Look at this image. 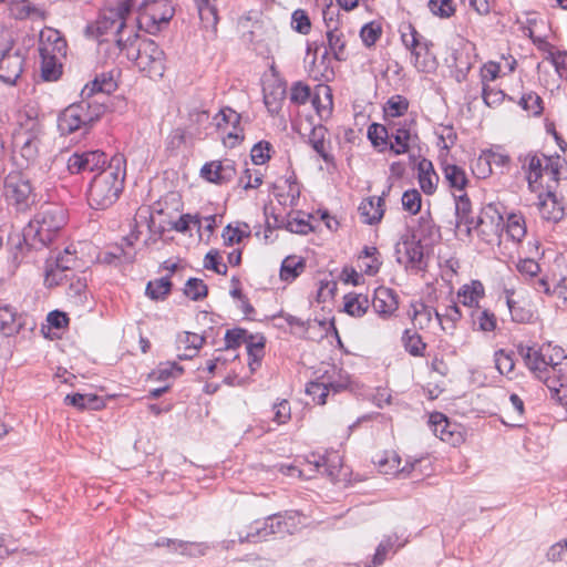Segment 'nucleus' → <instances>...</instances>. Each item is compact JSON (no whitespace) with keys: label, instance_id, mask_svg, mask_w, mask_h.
<instances>
[{"label":"nucleus","instance_id":"1","mask_svg":"<svg viewBox=\"0 0 567 567\" xmlns=\"http://www.w3.org/2000/svg\"><path fill=\"white\" fill-rule=\"evenodd\" d=\"M518 352L529 371L550 390L553 398L567 404V355L559 347L519 346Z\"/></svg>","mask_w":567,"mask_h":567},{"label":"nucleus","instance_id":"2","mask_svg":"<svg viewBox=\"0 0 567 567\" xmlns=\"http://www.w3.org/2000/svg\"><path fill=\"white\" fill-rule=\"evenodd\" d=\"M140 0H115L109 2L100 12L94 25L87 27V32L100 39L107 33L115 35V41L121 51L135 50L138 42V33L135 23H130L131 14Z\"/></svg>","mask_w":567,"mask_h":567},{"label":"nucleus","instance_id":"3","mask_svg":"<svg viewBox=\"0 0 567 567\" xmlns=\"http://www.w3.org/2000/svg\"><path fill=\"white\" fill-rule=\"evenodd\" d=\"M125 178V159L115 155L106 167L96 173L90 184L87 199L91 207L105 209L118 198Z\"/></svg>","mask_w":567,"mask_h":567},{"label":"nucleus","instance_id":"4","mask_svg":"<svg viewBox=\"0 0 567 567\" xmlns=\"http://www.w3.org/2000/svg\"><path fill=\"white\" fill-rule=\"evenodd\" d=\"M18 127L13 133V147L18 165L28 167L39 157V148L43 127L38 112L33 107H25L18 114Z\"/></svg>","mask_w":567,"mask_h":567},{"label":"nucleus","instance_id":"5","mask_svg":"<svg viewBox=\"0 0 567 567\" xmlns=\"http://www.w3.org/2000/svg\"><path fill=\"white\" fill-rule=\"evenodd\" d=\"M64 224V209L55 204H44L25 227L24 239L35 248L45 247Z\"/></svg>","mask_w":567,"mask_h":567},{"label":"nucleus","instance_id":"6","mask_svg":"<svg viewBox=\"0 0 567 567\" xmlns=\"http://www.w3.org/2000/svg\"><path fill=\"white\" fill-rule=\"evenodd\" d=\"M419 230L422 233L419 239L414 235L405 236L395 246L396 260L406 268L422 269L424 266V252L421 240L425 239L426 235L430 238L439 236V229L430 218L421 217Z\"/></svg>","mask_w":567,"mask_h":567},{"label":"nucleus","instance_id":"7","mask_svg":"<svg viewBox=\"0 0 567 567\" xmlns=\"http://www.w3.org/2000/svg\"><path fill=\"white\" fill-rule=\"evenodd\" d=\"M135 10L138 11L135 19L138 28L150 34H155L165 28L175 12L168 0H140V6L135 7Z\"/></svg>","mask_w":567,"mask_h":567},{"label":"nucleus","instance_id":"8","mask_svg":"<svg viewBox=\"0 0 567 567\" xmlns=\"http://www.w3.org/2000/svg\"><path fill=\"white\" fill-rule=\"evenodd\" d=\"M128 59L134 60L135 65L151 79H158L164 73V52L150 39L141 40L135 50H128Z\"/></svg>","mask_w":567,"mask_h":567},{"label":"nucleus","instance_id":"9","mask_svg":"<svg viewBox=\"0 0 567 567\" xmlns=\"http://www.w3.org/2000/svg\"><path fill=\"white\" fill-rule=\"evenodd\" d=\"M101 106L82 101L68 106L59 116L58 126L62 134H72L87 127L101 116Z\"/></svg>","mask_w":567,"mask_h":567},{"label":"nucleus","instance_id":"10","mask_svg":"<svg viewBox=\"0 0 567 567\" xmlns=\"http://www.w3.org/2000/svg\"><path fill=\"white\" fill-rule=\"evenodd\" d=\"M565 163L559 156L548 157L536 153H528L522 158V166L526 172V178L529 187L534 190L535 184L543 177L548 175L553 181L559 179V169Z\"/></svg>","mask_w":567,"mask_h":567},{"label":"nucleus","instance_id":"11","mask_svg":"<svg viewBox=\"0 0 567 567\" xmlns=\"http://www.w3.org/2000/svg\"><path fill=\"white\" fill-rule=\"evenodd\" d=\"M503 229V217L493 206L482 209L477 218H474L472 231L475 230L477 236L485 243L496 240Z\"/></svg>","mask_w":567,"mask_h":567},{"label":"nucleus","instance_id":"12","mask_svg":"<svg viewBox=\"0 0 567 567\" xmlns=\"http://www.w3.org/2000/svg\"><path fill=\"white\" fill-rule=\"evenodd\" d=\"M4 194L9 204L17 210L24 212L33 203L32 189L29 181L19 176H10L4 185Z\"/></svg>","mask_w":567,"mask_h":567},{"label":"nucleus","instance_id":"13","mask_svg":"<svg viewBox=\"0 0 567 567\" xmlns=\"http://www.w3.org/2000/svg\"><path fill=\"white\" fill-rule=\"evenodd\" d=\"M109 162L106 155L100 151H90L84 153H74L68 159V169L72 174H79L82 172H95L97 173L106 167Z\"/></svg>","mask_w":567,"mask_h":567},{"label":"nucleus","instance_id":"14","mask_svg":"<svg viewBox=\"0 0 567 567\" xmlns=\"http://www.w3.org/2000/svg\"><path fill=\"white\" fill-rule=\"evenodd\" d=\"M308 463L312 464L317 471L323 473L332 482L340 478L342 466V457L337 451L328 452L324 455L311 454Z\"/></svg>","mask_w":567,"mask_h":567},{"label":"nucleus","instance_id":"15","mask_svg":"<svg viewBox=\"0 0 567 567\" xmlns=\"http://www.w3.org/2000/svg\"><path fill=\"white\" fill-rule=\"evenodd\" d=\"M429 425L435 436L443 442L456 445L463 440L462 433L457 430L456 424H452L447 417L440 412L430 415Z\"/></svg>","mask_w":567,"mask_h":567},{"label":"nucleus","instance_id":"16","mask_svg":"<svg viewBox=\"0 0 567 567\" xmlns=\"http://www.w3.org/2000/svg\"><path fill=\"white\" fill-rule=\"evenodd\" d=\"M506 303L509 309L512 319L519 323H528L534 319V311L524 307L522 303L525 300L524 290H505Z\"/></svg>","mask_w":567,"mask_h":567},{"label":"nucleus","instance_id":"17","mask_svg":"<svg viewBox=\"0 0 567 567\" xmlns=\"http://www.w3.org/2000/svg\"><path fill=\"white\" fill-rule=\"evenodd\" d=\"M202 176L208 182L223 184L235 176L234 163L229 159L214 161L202 167Z\"/></svg>","mask_w":567,"mask_h":567},{"label":"nucleus","instance_id":"18","mask_svg":"<svg viewBox=\"0 0 567 567\" xmlns=\"http://www.w3.org/2000/svg\"><path fill=\"white\" fill-rule=\"evenodd\" d=\"M39 52L40 55L62 58L66 53V42L59 31L47 29L40 34Z\"/></svg>","mask_w":567,"mask_h":567},{"label":"nucleus","instance_id":"19","mask_svg":"<svg viewBox=\"0 0 567 567\" xmlns=\"http://www.w3.org/2000/svg\"><path fill=\"white\" fill-rule=\"evenodd\" d=\"M23 70V58L20 53L10 51L0 59V80L14 84Z\"/></svg>","mask_w":567,"mask_h":567},{"label":"nucleus","instance_id":"20","mask_svg":"<svg viewBox=\"0 0 567 567\" xmlns=\"http://www.w3.org/2000/svg\"><path fill=\"white\" fill-rule=\"evenodd\" d=\"M372 306L375 312L380 316L390 317L398 310V296L390 288L379 287L374 291Z\"/></svg>","mask_w":567,"mask_h":567},{"label":"nucleus","instance_id":"21","mask_svg":"<svg viewBox=\"0 0 567 567\" xmlns=\"http://www.w3.org/2000/svg\"><path fill=\"white\" fill-rule=\"evenodd\" d=\"M384 196L369 197L363 199L359 206V212L363 223L372 225L379 223L384 214Z\"/></svg>","mask_w":567,"mask_h":567},{"label":"nucleus","instance_id":"22","mask_svg":"<svg viewBox=\"0 0 567 567\" xmlns=\"http://www.w3.org/2000/svg\"><path fill=\"white\" fill-rule=\"evenodd\" d=\"M538 210L545 220L554 223L559 221L565 215L563 204L551 192H548L545 196H539Z\"/></svg>","mask_w":567,"mask_h":567},{"label":"nucleus","instance_id":"23","mask_svg":"<svg viewBox=\"0 0 567 567\" xmlns=\"http://www.w3.org/2000/svg\"><path fill=\"white\" fill-rule=\"evenodd\" d=\"M319 379L324 388L333 393L340 392L348 388L350 379L349 374L336 365H330Z\"/></svg>","mask_w":567,"mask_h":567},{"label":"nucleus","instance_id":"24","mask_svg":"<svg viewBox=\"0 0 567 567\" xmlns=\"http://www.w3.org/2000/svg\"><path fill=\"white\" fill-rule=\"evenodd\" d=\"M455 197V210L457 218V228L462 230L465 227L466 235L472 234V224H474V217L471 216L472 205L471 200L465 193L460 195L454 194Z\"/></svg>","mask_w":567,"mask_h":567},{"label":"nucleus","instance_id":"25","mask_svg":"<svg viewBox=\"0 0 567 567\" xmlns=\"http://www.w3.org/2000/svg\"><path fill=\"white\" fill-rule=\"evenodd\" d=\"M375 464L379 467V471L385 475H396V474H405L409 475L414 467L420 464V460H415L410 464L409 467H401V458L395 453H391L385 457L379 458Z\"/></svg>","mask_w":567,"mask_h":567},{"label":"nucleus","instance_id":"26","mask_svg":"<svg viewBox=\"0 0 567 567\" xmlns=\"http://www.w3.org/2000/svg\"><path fill=\"white\" fill-rule=\"evenodd\" d=\"M417 176L421 189L425 194H433L437 187L439 176L435 173L431 161L423 158L419 162Z\"/></svg>","mask_w":567,"mask_h":567},{"label":"nucleus","instance_id":"27","mask_svg":"<svg viewBox=\"0 0 567 567\" xmlns=\"http://www.w3.org/2000/svg\"><path fill=\"white\" fill-rule=\"evenodd\" d=\"M484 286L478 280H472L463 285L457 291V298L465 307H477L480 300L484 297Z\"/></svg>","mask_w":567,"mask_h":567},{"label":"nucleus","instance_id":"28","mask_svg":"<svg viewBox=\"0 0 567 567\" xmlns=\"http://www.w3.org/2000/svg\"><path fill=\"white\" fill-rule=\"evenodd\" d=\"M66 285V295L69 299L76 306L83 305L87 299V285L84 274L82 272L81 275H76L74 272V276L70 278Z\"/></svg>","mask_w":567,"mask_h":567},{"label":"nucleus","instance_id":"29","mask_svg":"<svg viewBox=\"0 0 567 567\" xmlns=\"http://www.w3.org/2000/svg\"><path fill=\"white\" fill-rule=\"evenodd\" d=\"M216 126L218 128L227 127L231 125L233 130L227 133L228 138L239 140L243 136L240 135L241 131L238 128V124L240 122V115L229 109H223L215 117Z\"/></svg>","mask_w":567,"mask_h":567},{"label":"nucleus","instance_id":"30","mask_svg":"<svg viewBox=\"0 0 567 567\" xmlns=\"http://www.w3.org/2000/svg\"><path fill=\"white\" fill-rule=\"evenodd\" d=\"M443 174L449 186L457 192H463L468 183L465 171L455 164H443Z\"/></svg>","mask_w":567,"mask_h":567},{"label":"nucleus","instance_id":"31","mask_svg":"<svg viewBox=\"0 0 567 567\" xmlns=\"http://www.w3.org/2000/svg\"><path fill=\"white\" fill-rule=\"evenodd\" d=\"M167 545H173V549L178 551L179 554L188 557H202L205 556L209 546L206 543H190L175 539H167Z\"/></svg>","mask_w":567,"mask_h":567},{"label":"nucleus","instance_id":"32","mask_svg":"<svg viewBox=\"0 0 567 567\" xmlns=\"http://www.w3.org/2000/svg\"><path fill=\"white\" fill-rule=\"evenodd\" d=\"M412 308L413 324L421 330L430 328V326L433 323V320L435 319V313H439L434 308L422 302L413 303Z\"/></svg>","mask_w":567,"mask_h":567},{"label":"nucleus","instance_id":"33","mask_svg":"<svg viewBox=\"0 0 567 567\" xmlns=\"http://www.w3.org/2000/svg\"><path fill=\"white\" fill-rule=\"evenodd\" d=\"M344 311L352 317H362L369 309V299L361 293H348L343 297Z\"/></svg>","mask_w":567,"mask_h":567},{"label":"nucleus","instance_id":"34","mask_svg":"<svg viewBox=\"0 0 567 567\" xmlns=\"http://www.w3.org/2000/svg\"><path fill=\"white\" fill-rule=\"evenodd\" d=\"M327 41L330 53L339 61L347 59L346 38L339 29H329L327 31Z\"/></svg>","mask_w":567,"mask_h":567},{"label":"nucleus","instance_id":"35","mask_svg":"<svg viewBox=\"0 0 567 567\" xmlns=\"http://www.w3.org/2000/svg\"><path fill=\"white\" fill-rule=\"evenodd\" d=\"M400 32L404 47L409 49L412 54H416L417 56L421 55V52L425 49L423 47V42L420 41V35L415 28L410 23L402 24Z\"/></svg>","mask_w":567,"mask_h":567},{"label":"nucleus","instance_id":"36","mask_svg":"<svg viewBox=\"0 0 567 567\" xmlns=\"http://www.w3.org/2000/svg\"><path fill=\"white\" fill-rule=\"evenodd\" d=\"M64 402L69 405L78 408L79 410H99L103 405V401L94 394H68L64 399Z\"/></svg>","mask_w":567,"mask_h":567},{"label":"nucleus","instance_id":"37","mask_svg":"<svg viewBox=\"0 0 567 567\" xmlns=\"http://www.w3.org/2000/svg\"><path fill=\"white\" fill-rule=\"evenodd\" d=\"M72 276H74V272L45 264L44 285L48 288L65 286Z\"/></svg>","mask_w":567,"mask_h":567},{"label":"nucleus","instance_id":"38","mask_svg":"<svg viewBox=\"0 0 567 567\" xmlns=\"http://www.w3.org/2000/svg\"><path fill=\"white\" fill-rule=\"evenodd\" d=\"M305 270V260L297 256H288L280 268V278L285 281L295 280Z\"/></svg>","mask_w":567,"mask_h":567},{"label":"nucleus","instance_id":"39","mask_svg":"<svg viewBox=\"0 0 567 567\" xmlns=\"http://www.w3.org/2000/svg\"><path fill=\"white\" fill-rule=\"evenodd\" d=\"M286 96L285 86L278 84L271 90H265L264 102L270 114L276 115L282 106Z\"/></svg>","mask_w":567,"mask_h":567},{"label":"nucleus","instance_id":"40","mask_svg":"<svg viewBox=\"0 0 567 567\" xmlns=\"http://www.w3.org/2000/svg\"><path fill=\"white\" fill-rule=\"evenodd\" d=\"M391 137L394 142L390 144V148L398 155L406 153L413 140V135L406 126L396 127Z\"/></svg>","mask_w":567,"mask_h":567},{"label":"nucleus","instance_id":"41","mask_svg":"<svg viewBox=\"0 0 567 567\" xmlns=\"http://www.w3.org/2000/svg\"><path fill=\"white\" fill-rule=\"evenodd\" d=\"M461 318L462 312L455 303L449 306L443 315L435 313V320L439 322L441 329L450 333L454 331L455 324Z\"/></svg>","mask_w":567,"mask_h":567},{"label":"nucleus","instance_id":"42","mask_svg":"<svg viewBox=\"0 0 567 567\" xmlns=\"http://www.w3.org/2000/svg\"><path fill=\"white\" fill-rule=\"evenodd\" d=\"M204 341V337L197 333L185 332L179 339V342L184 344V353L179 354V359L184 360L194 358L203 347Z\"/></svg>","mask_w":567,"mask_h":567},{"label":"nucleus","instance_id":"43","mask_svg":"<svg viewBox=\"0 0 567 567\" xmlns=\"http://www.w3.org/2000/svg\"><path fill=\"white\" fill-rule=\"evenodd\" d=\"M16 316L17 313L12 307L0 302V332L10 336L18 330L19 324Z\"/></svg>","mask_w":567,"mask_h":567},{"label":"nucleus","instance_id":"44","mask_svg":"<svg viewBox=\"0 0 567 567\" xmlns=\"http://www.w3.org/2000/svg\"><path fill=\"white\" fill-rule=\"evenodd\" d=\"M221 236L227 246L239 244L244 238L250 236V227L246 223L237 224L235 227L228 225Z\"/></svg>","mask_w":567,"mask_h":567},{"label":"nucleus","instance_id":"45","mask_svg":"<svg viewBox=\"0 0 567 567\" xmlns=\"http://www.w3.org/2000/svg\"><path fill=\"white\" fill-rule=\"evenodd\" d=\"M326 135L327 128L324 126H316L311 131V134L309 136V143L311 144L313 150L324 159V162H330L331 157L327 153L326 148Z\"/></svg>","mask_w":567,"mask_h":567},{"label":"nucleus","instance_id":"46","mask_svg":"<svg viewBox=\"0 0 567 567\" xmlns=\"http://www.w3.org/2000/svg\"><path fill=\"white\" fill-rule=\"evenodd\" d=\"M41 56V75L45 81H54L61 74V56L40 55Z\"/></svg>","mask_w":567,"mask_h":567},{"label":"nucleus","instance_id":"47","mask_svg":"<svg viewBox=\"0 0 567 567\" xmlns=\"http://www.w3.org/2000/svg\"><path fill=\"white\" fill-rule=\"evenodd\" d=\"M47 264L58 268H63L64 270H68L70 272H75L74 268L76 267L78 258L75 256V251H72L70 247H66L64 251L60 252L56 257L49 258L47 260Z\"/></svg>","mask_w":567,"mask_h":567},{"label":"nucleus","instance_id":"48","mask_svg":"<svg viewBox=\"0 0 567 567\" xmlns=\"http://www.w3.org/2000/svg\"><path fill=\"white\" fill-rule=\"evenodd\" d=\"M474 324L484 332L494 331L496 328V316L487 309H477L472 313Z\"/></svg>","mask_w":567,"mask_h":567},{"label":"nucleus","instance_id":"49","mask_svg":"<svg viewBox=\"0 0 567 567\" xmlns=\"http://www.w3.org/2000/svg\"><path fill=\"white\" fill-rule=\"evenodd\" d=\"M399 542V536L396 534L386 536L378 546L375 554L373 555L372 561L370 565L365 567H377L384 563L388 553L394 546V544Z\"/></svg>","mask_w":567,"mask_h":567},{"label":"nucleus","instance_id":"50","mask_svg":"<svg viewBox=\"0 0 567 567\" xmlns=\"http://www.w3.org/2000/svg\"><path fill=\"white\" fill-rule=\"evenodd\" d=\"M402 341L405 350L414 357L423 355V351L425 349V343L422 341L421 337L416 332H412L411 330H405L402 337Z\"/></svg>","mask_w":567,"mask_h":567},{"label":"nucleus","instance_id":"51","mask_svg":"<svg viewBox=\"0 0 567 567\" xmlns=\"http://www.w3.org/2000/svg\"><path fill=\"white\" fill-rule=\"evenodd\" d=\"M423 47L425 50L421 52V55L412 54L413 64L420 72H432L436 68V59L430 52L427 44L424 42Z\"/></svg>","mask_w":567,"mask_h":567},{"label":"nucleus","instance_id":"52","mask_svg":"<svg viewBox=\"0 0 567 567\" xmlns=\"http://www.w3.org/2000/svg\"><path fill=\"white\" fill-rule=\"evenodd\" d=\"M312 104L319 116L322 117L324 113L328 114L332 104L330 89L324 85L319 86L316 95L312 97Z\"/></svg>","mask_w":567,"mask_h":567},{"label":"nucleus","instance_id":"53","mask_svg":"<svg viewBox=\"0 0 567 567\" xmlns=\"http://www.w3.org/2000/svg\"><path fill=\"white\" fill-rule=\"evenodd\" d=\"M172 284L168 278H161L150 281L146 287V295L154 300L163 298L171 290Z\"/></svg>","mask_w":567,"mask_h":567},{"label":"nucleus","instance_id":"54","mask_svg":"<svg viewBox=\"0 0 567 567\" xmlns=\"http://www.w3.org/2000/svg\"><path fill=\"white\" fill-rule=\"evenodd\" d=\"M409 107V102L401 95L392 96L384 107L385 114L391 117H398L403 115Z\"/></svg>","mask_w":567,"mask_h":567},{"label":"nucleus","instance_id":"55","mask_svg":"<svg viewBox=\"0 0 567 567\" xmlns=\"http://www.w3.org/2000/svg\"><path fill=\"white\" fill-rule=\"evenodd\" d=\"M184 292L192 300H199L207 296V286L202 279L190 278L185 285Z\"/></svg>","mask_w":567,"mask_h":567},{"label":"nucleus","instance_id":"56","mask_svg":"<svg viewBox=\"0 0 567 567\" xmlns=\"http://www.w3.org/2000/svg\"><path fill=\"white\" fill-rule=\"evenodd\" d=\"M422 204L421 194L416 189H410L403 193L402 195V206L404 210L409 212L412 215H415L420 212Z\"/></svg>","mask_w":567,"mask_h":567},{"label":"nucleus","instance_id":"57","mask_svg":"<svg viewBox=\"0 0 567 567\" xmlns=\"http://www.w3.org/2000/svg\"><path fill=\"white\" fill-rule=\"evenodd\" d=\"M429 8L433 14L440 18H450L455 12L453 0H430Z\"/></svg>","mask_w":567,"mask_h":567},{"label":"nucleus","instance_id":"58","mask_svg":"<svg viewBox=\"0 0 567 567\" xmlns=\"http://www.w3.org/2000/svg\"><path fill=\"white\" fill-rule=\"evenodd\" d=\"M507 233L514 239L519 241L526 234L524 218L520 215H511L507 219Z\"/></svg>","mask_w":567,"mask_h":567},{"label":"nucleus","instance_id":"59","mask_svg":"<svg viewBox=\"0 0 567 567\" xmlns=\"http://www.w3.org/2000/svg\"><path fill=\"white\" fill-rule=\"evenodd\" d=\"M368 137L373 146H385L388 144V130L384 125L373 123L368 128Z\"/></svg>","mask_w":567,"mask_h":567},{"label":"nucleus","instance_id":"60","mask_svg":"<svg viewBox=\"0 0 567 567\" xmlns=\"http://www.w3.org/2000/svg\"><path fill=\"white\" fill-rule=\"evenodd\" d=\"M495 367L501 374H509L513 372L515 363L512 354L505 350H498L494 354Z\"/></svg>","mask_w":567,"mask_h":567},{"label":"nucleus","instance_id":"61","mask_svg":"<svg viewBox=\"0 0 567 567\" xmlns=\"http://www.w3.org/2000/svg\"><path fill=\"white\" fill-rule=\"evenodd\" d=\"M306 392L308 395L312 396L313 401L317 404H324L326 398L330 393L318 378L316 381H311L307 384Z\"/></svg>","mask_w":567,"mask_h":567},{"label":"nucleus","instance_id":"62","mask_svg":"<svg viewBox=\"0 0 567 567\" xmlns=\"http://www.w3.org/2000/svg\"><path fill=\"white\" fill-rule=\"evenodd\" d=\"M472 172L477 178H487L492 174V165L485 151L473 162Z\"/></svg>","mask_w":567,"mask_h":567},{"label":"nucleus","instance_id":"63","mask_svg":"<svg viewBox=\"0 0 567 567\" xmlns=\"http://www.w3.org/2000/svg\"><path fill=\"white\" fill-rule=\"evenodd\" d=\"M291 25L297 32L308 34L311 29V22L307 12L301 9L296 10L291 17Z\"/></svg>","mask_w":567,"mask_h":567},{"label":"nucleus","instance_id":"64","mask_svg":"<svg viewBox=\"0 0 567 567\" xmlns=\"http://www.w3.org/2000/svg\"><path fill=\"white\" fill-rule=\"evenodd\" d=\"M519 104L524 110L529 111L535 116L543 112V101L540 96L533 92L523 95Z\"/></svg>","mask_w":567,"mask_h":567}]
</instances>
